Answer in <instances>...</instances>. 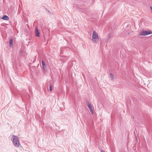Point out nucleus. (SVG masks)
<instances>
[{"mask_svg":"<svg viewBox=\"0 0 152 152\" xmlns=\"http://www.w3.org/2000/svg\"><path fill=\"white\" fill-rule=\"evenodd\" d=\"M12 141L14 145L17 147H19L20 142L18 137L14 135L12 137Z\"/></svg>","mask_w":152,"mask_h":152,"instance_id":"1","label":"nucleus"},{"mask_svg":"<svg viewBox=\"0 0 152 152\" xmlns=\"http://www.w3.org/2000/svg\"><path fill=\"white\" fill-rule=\"evenodd\" d=\"M92 40L94 42H97L99 40L98 35L95 31L93 32Z\"/></svg>","mask_w":152,"mask_h":152,"instance_id":"2","label":"nucleus"},{"mask_svg":"<svg viewBox=\"0 0 152 152\" xmlns=\"http://www.w3.org/2000/svg\"><path fill=\"white\" fill-rule=\"evenodd\" d=\"M152 34V32L150 31H146L145 30L141 31L140 33V35H147Z\"/></svg>","mask_w":152,"mask_h":152,"instance_id":"3","label":"nucleus"},{"mask_svg":"<svg viewBox=\"0 0 152 152\" xmlns=\"http://www.w3.org/2000/svg\"><path fill=\"white\" fill-rule=\"evenodd\" d=\"M86 103L87 104L88 107L89 108L91 113L93 114H94V112L93 110V107L91 103L89 102L88 101H86Z\"/></svg>","mask_w":152,"mask_h":152,"instance_id":"4","label":"nucleus"},{"mask_svg":"<svg viewBox=\"0 0 152 152\" xmlns=\"http://www.w3.org/2000/svg\"><path fill=\"white\" fill-rule=\"evenodd\" d=\"M35 34L36 36L37 37H39V33L38 31V29L37 27H36L35 28Z\"/></svg>","mask_w":152,"mask_h":152,"instance_id":"5","label":"nucleus"},{"mask_svg":"<svg viewBox=\"0 0 152 152\" xmlns=\"http://www.w3.org/2000/svg\"><path fill=\"white\" fill-rule=\"evenodd\" d=\"M1 19L5 20H9V17L6 15H4L1 18Z\"/></svg>","mask_w":152,"mask_h":152,"instance_id":"6","label":"nucleus"},{"mask_svg":"<svg viewBox=\"0 0 152 152\" xmlns=\"http://www.w3.org/2000/svg\"><path fill=\"white\" fill-rule=\"evenodd\" d=\"M42 66L43 68L44 69L45 67L46 66V64L44 61H42Z\"/></svg>","mask_w":152,"mask_h":152,"instance_id":"7","label":"nucleus"},{"mask_svg":"<svg viewBox=\"0 0 152 152\" xmlns=\"http://www.w3.org/2000/svg\"><path fill=\"white\" fill-rule=\"evenodd\" d=\"M13 40L12 38H11L10 39L9 44L10 46L13 45Z\"/></svg>","mask_w":152,"mask_h":152,"instance_id":"8","label":"nucleus"},{"mask_svg":"<svg viewBox=\"0 0 152 152\" xmlns=\"http://www.w3.org/2000/svg\"><path fill=\"white\" fill-rule=\"evenodd\" d=\"M110 77L111 80H113L114 79V76L113 75L112 73H110Z\"/></svg>","mask_w":152,"mask_h":152,"instance_id":"9","label":"nucleus"},{"mask_svg":"<svg viewBox=\"0 0 152 152\" xmlns=\"http://www.w3.org/2000/svg\"><path fill=\"white\" fill-rule=\"evenodd\" d=\"M50 91L51 92L52 91V87L51 84L50 85Z\"/></svg>","mask_w":152,"mask_h":152,"instance_id":"10","label":"nucleus"},{"mask_svg":"<svg viewBox=\"0 0 152 152\" xmlns=\"http://www.w3.org/2000/svg\"><path fill=\"white\" fill-rule=\"evenodd\" d=\"M151 10L152 11V6H151L150 7Z\"/></svg>","mask_w":152,"mask_h":152,"instance_id":"11","label":"nucleus"},{"mask_svg":"<svg viewBox=\"0 0 152 152\" xmlns=\"http://www.w3.org/2000/svg\"><path fill=\"white\" fill-rule=\"evenodd\" d=\"M151 10L152 11V6H151L150 7Z\"/></svg>","mask_w":152,"mask_h":152,"instance_id":"12","label":"nucleus"},{"mask_svg":"<svg viewBox=\"0 0 152 152\" xmlns=\"http://www.w3.org/2000/svg\"><path fill=\"white\" fill-rule=\"evenodd\" d=\"M101 152H104V151L103 150H101Z\"/></svg>","mask_w":152,"mask_h":152,"instance_id":"13","label":"nucleus"}]
</instances>
